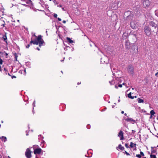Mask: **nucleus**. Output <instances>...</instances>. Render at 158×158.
Wrapping results in <instances>:
<instances>
[{"mask_svg": "<svg viewBox=\"0 0 158 158\" xmlns=\"http://www.w3.org/2000/svg\"><path fill=\"white\" fill-rule=\"evenodd\" d=\"M30 43L31 44L32 43L36 45L39 44V46H40L44 43V41L42 38L41 35H40L38 36L37 38L34 41H31Z\"/></svg>", "mask_w": 158, "mask_h": 158, "instance_id": "nucleus-1", "label": "nucleus"}, {"mask_svg": "<svg viewBox=\"0 0 158 158\" xmlns=\"http://www.w3.org/2000/svg\"><path fill=\"white\" fill-rule=\"evenodd\" d=\"M144 31L145 34L147 36H149L151 34V29L148 26H145L144 28Z\"/></svg>", "mask_w": 158, "mask_h": 158, "instance_id": "nucleus-2", "label": "nucleus"}, {"mask_svg": "<svg viewBox=\"0 0 158 158\" xmlns=\"http://www.w3.org/2000/svg\"><path fill=\"white\" fill-rule=\"evenodd\" d=\"M130 25L131 27L133 29H136L138 28V24L135 21H132L131 22Z\"/></svg>", "mask_w": 158, "mask_h": 158, "instance_id": "nucleus-3", "label": "nucleus"}, {"mask_svg": "<svg viewBox=\"0 0 158 158\" xmlns=\"http://www.w3.org/2000/svg\"><path fill=\"white\" fill-rule=\"evenodd\" d=\"M143 5L145 7L148 6L150 4L151 2L149 0H143Z\"/></svg>", "mask_w": 158, "mask_h": 158, "instance_id": "nucleus-4", "label": "nucleus"}, {"mask_svg": "<svg viewBox=\"0 0 158 158\" xmlns=\"http://www.w3.org/2000/svg\"><path fill=\"white\" fill-rule=\"evenodd\" d=\"M127 71L130 74H133L134 73V68L132 66H129L127 68Z\"/></svg>", "mask_w": 158, "mask_h": 158, "instance_id": "nucleus-5", "label": "nucleus"}, {"mask_svg": "<svg viewBox=\"0 0 158 158\" xmlns=\"http://www.w3.org/2000/svg\"><path fill=\"white\" fill-rule=\"evenodd\" d=\"M25 155L27 158H31V151L29 148H27L26 150Z\"/></svg>", "mask_w": 158, "mask_h": 158, "instance_id": "nucleus-6", "label": "nucleus"}, {"mask_svg": "<svg viewBox=\"0 0 158 158\" xmlns=\"http://www.w3.org/2000/svg\"><path fill=\"white\" fill-rule=\"evenodd\" d=\"M41 151V149L40 148H37L34 150V153L36 154H40Z\"/></svg>", "mask_w": 158, "mask_h": 158, "instance_id": "nucleus-7", "label": "nucleus"}, {"mask_svg": "<svg viewBox=\"0 0 158 158\" xmlns=\"http://www.w3.org/2000/svg\"><path fill=\"white\" fill-rule=\"evenodd\" d=\"M118 136L120 138L121 140H123L124 139L123 135V131H120L118 134Z\"/></svg>", "mask_w": 158, "mask_h": 158, "instance_id": "nucleus-8", "label": "nucleus"}, {"mask_svg": "<svg viewBox=\"0 0 158 158\" xmlns=\"http://www.w3.org/2000/svg\"><path fill=\"white\" fill-rule=\"evenodd\" d=\"M125 120L128 122L131 123H133L135 122V121L132 118H128L125 119Z\"/></svg>", "mask_w": 158, "mask_h": 158, "instance_id": "nucleus-9", "label": "nucleus"}, {"mask_svg": "<svg viewBox=\"0 0 158 158\" xmlns=\"http://www.w3.org/2000/svg\"><path fill=\"white\" fill-rule=\"evenodd\" d=\"M136 144L132 142H131L130 143V146L131 148H134V150H136V147L135 146Z\"/></svg>", "mask_w": 158, "mask_h": 158, "instance_id": "nucleus-10", "label": "nucleus"}, {"mask_svg": "<svg viewBox=\"0 0 158 158\" xmlns=\"http://www.w3.org/2000/svg\"><path fill=\"white\" fill-rule=\"evenodd\" d=\"M150 24L152 27H156L157 26V25L156 24L154 23V22H150Z\"/></svg>", "mask_w": 158, "mask_h": 158, "instance_id": "nucleus-11", "label": "nucleus"}, {"mask_svg": "<svg viewBox=\"0 0 158 158\" xmlns=\"http://www.w3.org/2000/svg\"><path fill=\"white\" fill-rule=\"evenodd\" d=\"M118 148L121 150H123L124 149V147L122 146L121 144L119 145Z\"/></svg>", "mask_w": 158, "mask_h": 158, "instance_id": "nucleus-12", "label": "nucleus"}, {"mask_svg": "<svg viewBox=\"0 0 158 158\" xmlns=\"http://www.w3.org/2000/svg\"><path fill=\"white\" fill-rule=\"evenodd\" d=\"M131 92L129 94H128L127 95L128 97L132 99H133L134 98V97H132L131 96Z\"/></svg>", "mask_w": 158, "mask_h": 158, "instance_id": "nucleus-13", "label": "nucleus"}, {"mask_svg": "<svg viewBox=\"0 0 158 158\" xmlns=\"http://www.w3.org/2000/svg\"><path fill=\"white\" fill-rule=\"evenodd\" d=\"M67 41L70 43H71L73 42V40L70 39L69 37L67 38Z\"/></svg>", "mask_w": 158, "mask_h": 158, "instance_id": "nucleus-14", "label": "nucleus"}, {"mask_svg": "<svg viewBox=\"0 0 158 158\" xmlns=\"http://www.w3.org/2000/svg\"><path fill=\"white\" fill-rule=\"evenodd\" d=\"M138 101L139 103H143V99L138 98Z\"/></svg>", "mask_w": 158, "mask_h": 158, "instance_id": "nucleus-15", "label": "nucleus"}, {"mask_svg": "<svg viewBox=\"0 0 158 158\" xmlns=\"http://www.w3.org/2000/svg\"><path fill=\"white\" fill-rule=\"evenodd\" d=\"M3 39L6 42L7 41V38L6 37V35H4L3 37Z\"/></svg>", "mask_w": 158, "mask_h": 158, "instance_id": "nucleus-16", "label": "nucleus"}, {"mask_svg": "<svg viewBox=\"0 0 158 158\" xmlns=\"http://www.w3.org/2000/svg\"><path fill=\"white\" fill-rule=\"evenodd\" d=\"M155 112L153 110H152L150 111V114L151 115H153L155 114Z\"/></svg>", "mask_w": 158, "mask_h": 158, "instance_id": "nucleus-17", "label": "nucleus"}, {"mask_svg": "<svg viewBox=\"0 0 158 158\" xmlns=\"http://www.w3.org/2000/svg\"><path fill=\"white\" fill-rule=\"evenodd\" d=\"M150 157L151 158H156V156L155 155H151Z\"/></svg>", "mask_w": 158, "mask_h": 158, "instance_id": "nucleus-18", "label": "nucleus"}, {"mask_svg": "<svg viewBox=\"0 0 158 158\" xmlns=\"http://www.w3.org/2000/svg\"><path fill=\"white\" fill-rule=\"evenodd\" d=\"M2 139H5V140H4V142H5L6 141V137H5V136H2Z\"/></svg>", "mask_w": 158, "mask_h": 158, "instance_id": "nucleus-19", "label": "nucleus"}, {"mask_svg": "<svg viewBox=\"0 0 158 158\" xmlns=\"http://www.w3.org/2000/svg\"><path fill=\"white\" fill-rule=\"evenodd\" d=\"M136 156L137 157H139V158L141 157V155H139V154H137V155H136Z\"/></svg>", "mask_w": 158, "mask_h": 158, "instance_id": "nucleus-20", "label": "nucleus"}, {"mask_svg": "<svg viewBox=\"0 0 158 158\" xmlns=\"http://www.w3.org/2000/svg\"><path fill=\"white\" fill-rule=\"evenodd\" d=\"M155 13L156 15L158 17V10H156Z\"/></svg>", "mask_w": 158, "mask_h": 158, "instance_id": "nucleus-21", "label": "nucleus"}, {"mask_svg": "<svg viewBox=\"0 0 158 158\" xmlns=\"http://www.w3.org/2000/svg\"><path fill=\"white\" fill-rule=\"evenodd\" d=\"M109 82L110 84L111 85L113 84L114 83V82L113 81H110Z\"/></svg>", "mask_w": 158, "mask_h": 158, "instance_id": "nucleus-22", "label": "nucleus"}, {"mask_svg": "<svg viewBox=\"0 0 158 158\" xmlns=\"http://www.w3.org/2000/svg\"><path fill=\"white\" fill-rule=\"evenodd\" d=\"M125 147L127 148H129V146H128V145L127 144V143H126L125 144Z\"/></svg>", "mask_w": 158, "mask_h": 158, "instance_id": "nucleus-23", "label": "nucleus"}, {"mask_svg": "<svg viewBox=\"0 0 158 158\" xmlns=\"http://www.w3.org/2000/svg\"><path fill=\"white\" fill-rule=\"evenodd\" d=\"M33 107L35 106V101H34L33 103Z\"/></svg>", "mask_w": 158, "mask_h": 158, "instance_id": "nucleus-24", "label": "nucleus"}, {"mask_svg": "<svg viewBox=\"0 0 158 158\" xmlns=\"http://www.w3.org/2000/svg\"><path fill=\"white\" fill-rule=\"evenodd\" d=\"M2 64V60L1 59H0V64Z\"/></svg>", "mask_w": 158, "mask_h": 158, "instance_id": "nucleus-25", "label": "nucleus"}, {"mask_svg": "<svg viewBox=\"0 0 158 158\" xmlns=\"http://www.w3.org/2000/svg\"><path fill=\"white\" fill-rule=\"evenodd\" d=\"M140 155H142L143 156H144V154H143V153L142 152H140Z\"/></svg>", "mask_w": 158, "mask_h": 158, "instance_id": "nucleus-26", "label": "nucleus"}, {"mask_svg": "<svg viewBox=\"0 0 158 158\" xmlns=\"http://www.w3.org/2000/svg\"><path fill=\"white\" fill-rule=\"evenodd\" d=\"M57 15L56 14H54V16L55 18H57Z\"/></svg>", "mask_w": 158, "mask_h": 158, "instance_id": "nucleus-27", "label": "nucleus"}, {"mask_svg": "<svg viewBox=\"0 0 158 158\" xmlns=\"http://www.w3.org/2000/svg\"><path fill=\"white\" fill-rule=\"evenodd\" d=\"M125 153L127 154V155H129L130 154L129 153H128L126 151H125Z\"/></svg>", "mask_w": 158, "mask_h": 158, "instance_id": "nucleus-28", "label": "nucleus"}, {"mask_svg": "<svg viewBox=\"0 0 158 158\" xmlns=\"http://www.w3.org/2000/svg\"><path fill=\"white\" fill-rule=\"evenodd\" d=\"M53 2L55 4H57L55 0H53Z\"/></svg>", "mask_w": 158, "mask_h": 158, "instance_id": "nucleus-29", "label": "nucleus"}, {"mask_svg": "<svg viewBox=\"0 0 158 158\" xmlns=\"http://www.w3.org/2000/svg\"><path fill=\"white\" fill-rule=\"evenodd\" d=\"M30 46V45L29 44H28L27 46H26V48H28Z\"/></svg>", "mask_w": 158, "mask_h": 158, "instance_id": "nucleus-30", "label": "nucleus"}, {"mask_svg": "<svg viewBox=\"0 0 158 158\" xmlns=\"http://www.w3.org/2000/svg\"><path fill=\"white\" fill-rule=\"evenodd\" d=\"M151 151H152V152L153 153H154L156 152V151L155 150H152Z\"/></svg>", "mask_w": 158, "mask_h": 158, "instance_id": "nucleus-31", "label": "nucleus"}, {"mask_svg": "<svg viewBox=\"0 0 158 158\" xmlns=\"http://www.w3.org/2000/svg\"><path fill=\"white\" fill-rule=\"evenodd\" d=\"M118 86L120 87H122V85L121 84H119L118 85Z\"/></svg>", "mask_w": 158, "mask_h": 158, "instance_id": "nucleus-32", "label": "nucleus"}, {"mask_svg": "<svg viewBox=\"0 0 158 158\" xmlns=\"http://www.w3.org/2000/svg\"><path fill=\"white\" fill-rule=\"evenodd\" d=\"M58 20L59 21H61V19L60 18H58Z\"/></svg>", "mask_w": 158, "mask_h": 158, "instance_id": "nucleus-33", "label": "nucleus"}, {"mask_svg": "<svg viewBox=\"0 0 158 158\" xmlns=\"http://www.w3.org/2000/svg\"><path fill=\"white\" fill-rule=\"evenodd\" d=\"M63 23H66V21H65L64 20V21H63Z\"/></svg>", "mask_w": 158, "mask_h": 158, "instance_id": "nucleus-34", "label": "nucleus"}, {"mask_svg": "<svg viewBox=\"0 0 158 158\" xmlns=\"http://www.w3.org/2000/svg\"><path fill=\"white\" fill-rule=\"evenodd\" d=\"M158 74V72H157L156 74H155V75L156 76H157V75Z\"/></svg>", "mask_w": 158, "mask_h": 158, "instance_id": "nucleus-35", "label": "nucleus"}, {"mask_svg": "<svg viewBox=\"0 0 158 158\" xmlns=\"http://www.w3.org/2000/svg\"><path fill=\"white\" fill-rule=\"evenodd\" d=\"M124 113V111H122L121 112V113H122V114H123Z\"/></svg>", "mask_w": 158, "mask_h": 158, "instance_id": "nucleus-36", "label": "nucleus"}, {"mask_svg": "<svg viewBox=\"0 0 158 158\" xmlns=\"http://www.w3.org/2000/svg\"><path fill=\"white\" fill-rule=\"evenodd\" d=\"M37 50H40V49L39 48H37Z\"/></svg>", "mask_w": 158, "mask_h": 158, "instance_id": "nucleus-37", "label": "nucleus"}, {"mask_svg": "<svg viewBox=\"0 0 158 158\" xmlns=\"http://www.w3.org/2000/svg\"><path fill=\"white\" fill-rule=\"evenodd\" d=\"M24 72L25 73H26V69H24Z\"/></svg>", "mask_w": 158, "mask_h": 158, "instance_id": "nucleus-38", "label": "nucleus"}, {"mask_svg": "<svg viewBox=\"0 0 158 158\" xmlns=\"http://www.w3.org/2000/svg\"><path fill=\"white\" fill-rule=\"evenodd\" d=\"M2 26H3V27L4 26V24H3L2 25Z\"/></svg>", "mask_w": 158, "mask_h": 158, "instance_id": "nucleus-39", "label": "nucleus"}, {"mask_svg": "<svg viewBox=\"0 0 158 158\" xmlns=\"http://www.w3.org/2000/svg\"><path fill=\"white\" fill-rule=\"evenodd\" d=\"M114 105H112V108L114 107Z\"/></svg>", "mask_w": 158, "mask_h": 158, "instance_id": "nucleus-40", "label": "nucleus"}, {"mask_svg": "<svg viewBox=\"0 0 158 158\" xmlns=\"http://www.w3.org/2000/svg\"><path fill=\"white\" fill-rule=\"evenodd\" d=\"M13 77H15V78H16V77L15 76H13Z\"/></svg>", "mask_w": 158, "mask_h": 158, "instance_id": "nucleus-41", "label": "nucleus"}, {"mask_svg": "<svg viewBox=\"0 0 158 158\" xmlns=\"http://www.w3.org/2000/svg\"><path fill=\"white\" fill-rule=\"evenodd\" d=\"M124 115H127V114H126V113H125V114H124Z\"/></svg>", "mask_w": 158, "mask_h": 158, "instance_id": "nucleus-42", "label": "nucleus"}, {"mask_svg": "<svg viewBox=\"0 0 158 158\" xmlns=\"http://www.w3.org/2000/svg\"><path fill=\"white\" fill-rule=\"evenodd\" d=\"M59 6H60V7H61V5H59Z\"/></svg>", "mask_w": 158, "mask_h": 158, "instance_id": "nucleus-43", "label": "nucleus"}, {"mask_svg": "<svg viewBox=\"0 0 158 158\" xmlns=\"http://www.w3.org/2000/svg\"><path fill=\"white\" fill-rule=\"evenodd\" d=\"M17 21H18V22H19V20H17Z\"/></svg>", "mask_w": 158, "mask_h": 158, "instance_id": "nucleus-44", "label": "nucleus"}, {"mask_svg": "<svg viewBox=\"0 0 158 158\" xmlns=\"http://www.w3.org/2000/svg\"><path fill=\"white\" fill-rule=\"evenodd\" d=\"M135 98H136V96H135Z\"/></svg>", "mask_w": 158, "mask_h": 158, "instance_id": "nucleus-45", "label": "nucleus"}, {"mask_svg": "<svg viewBox=\"0 0 158 158\" xmlns=\"http://www.w3.org/2000/svg\"><path fill=\"white\" fill-rule=\"evenodd\" d=\"M157 120H158V117H157Z\"/></svg>", "mask_w": 158, "mask_h": 158, "instance_id": "nucleus-46", "label": "nucleus"}, {"mask_svg": "<svg viewBox=\"0 0 158 158\" xmlns=\"http://www.w3.org/2000/svg\"><path fill=\"white\" fill-rule=\"evenodd\" d=\"M151 148H153V147H151Z\"/></svg>", "mask_w": 158, "mask_h": 158, "instance_id": "nucleus-47", "label": "nucleus"}, {"mask_svg": "<svg viewBox=\"0 0 158 158\" xmlns=\"http://www.w3.org/2000/svg\"><path fill=\"white\" fill-rule=\"evenodd\" d=\"M2 123H3V121H2Z\"/></svg>", "mask_w": 158, "mask_h": 158, "instance_id": "nucleus-48", "label": "nucleus"}, {"mask_svg": "<svg viewBox=\"0 0 158 158\" xmlns=\"http://www.w3.org/2000/svg\"><path fill=\"white\" fill-rule=\"evenodd\" d=\"M77 84H79V83H78Z\"/></svg>", "mask_w": 158, "mask_h": 158, "instance_id": "nucleus-49", "label": "nucleus"}]
</instances>
